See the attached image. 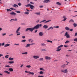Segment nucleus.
Here are the masks:
<instances>
[{
	"instance_id": "e433bc0d",
	"label": "nucleus",
	"mask_w": 77,
	"mask_h": 77,
	"mask_svg": "<svg viewBox=\"0 0 77 77\" xmlns=\"http://www.w3.org/2000/svg\"><path fill=\"white\" fill-rule=\"evenodd\" d=\"M50 20H47V21L45 22V23H49V22H50Z\"/></svg>"
},
{
	"instance_id": "7c9ffc66",
	"label": "nucleus",
	"mask_w": 77,
	"mask_h": 77,
	"mask_svg": "<svg viewBox=\"0 0 77 77\" xmlns=\"http://www.w3.org/2000/svg\"><path fill=\"white\" fill-rule=\"evenodd\" d=\"M9 60H14V58H11V57H10L9 58Z\"/></svg>"
},
{
	"instance_id": "f03ea898",
	"label": "nucleus",
	"mask_w": 77,
	"mask_h": 77,
	"mask_svg": "<svg viewBox=\"0 0 77 77\" xmlns=\"http://www.w3.org/2000/svg\"><path fill=\"white\" fill-rule=\"evenodd\" d=\"M25 6H26V7H30L31 9H33V8H35V6H33V5H31L30 4H28L27 5H25Z\"/></svg>"
},
{
	"instance_id": "09e8293b",
	"label": "nucleus",
	"mask_w": 77,
	"mask_h": 77,
	"mask_svg": "<svg viewBox=\"0 0 77 77\" xmlns=\"http://www.w3.org/2000/svg\"><path fill=\"white\" fill-rule=\"evenodd\" d=\"M31 45H35V43H33L32 44H30Z\"/></svg>"
},
{
	"instance_id": "37998d69",
	"label": "nucleus",
	"mask_w": 77,
	"mask_h": 77,
	"mask_svg": "<svg viewBox=\"0 0 77 77\" xmlns=\"http://www.w3.org/2000/svg\"><path fill=\"white\" fill-rule=\"evenodd\" d=\"M2 36H5L6 35V33H2Z\"/></svg>"
},
{
	"instance_id": "58836bf2",
	"label": "nucleus",
	"mask_w": 77,
	"mask_h": 77,
	"mask_svg": "<svg viewBox=\"0 0 77 77\" xmlns=\"http://www.w3.org/2000/svg\"><path fill=\"white\" fill-rule=\"evenodd\" d=\"M44 60V58H39V60Z\"/></svg>"
},
{
	"instance_id": "cd10ccee",
	"label": "nucleus",
	"mask_w": 77,
	"mask_h": 77,
	"mask_svg": "<svg viewBox=\"0 0 77 77\" xmlns=\"http://www.w3.org/2000/svg\"><path fill=\"white\" fill-rule=\"evenodd\" d=\"M22 54H27L28 53L27 52H23L22 53Z\"/></svg>"
},
{
	"instance_id": "a18cd8bd",
	"label": "nucleus",
	"mask_w": 77,
	"mask_h": 77,
	"mask_svg": "<svg viewBox=\"0 0 77 77\" xmlns=\"http://www.w3.org/2000/svg\"><path fill=\"white\" fill-rule=\"evenodd\" d=\"M7 11H12V10L10 9H7Z\"/></svg>"
},
{
	"instance_id": "9b49d317",
	"label": "nucleus",
	"mask_w": 77,
	"mask_h": 77,
	"mask_svg": "<svg viewBox=\"0 0 77 77\" xmlns=\"http://www.w3.org/2000/svg\"><path fill=\"white\" fill-rule=\"evenodd\" d=\"M10 14L11 15H14V16H15L17 14L15 13L14 12H11L10 13Z\"/></svg>"
},
{
	"instance_id": "e2e57ef3",
	"label": "nucleus",
	"mask_w": 77,
	"mask_h": 77,
	"mask_svg": "<svg viewBox=\"0 0 77 77\" xmlns=\"http://www.w3.org/2000/svg\"><path fill=\"white\" fill-rule=\"evenodd\" d=\"M65 31H62V32H61L60 33L61 34H62V33H63V32H64Z\"/></svg>"
},
{
	"instance_id": "0e129e2a",
	"label": "nucleus",
	"mask_w": 77,
	"mask_h": 77,
	"mask_svg": "<svg viewBox=\"0 0 77 77\" xmlns=\"http://www.w3.org/2000/svg\"><path fill=\"white\" fill-rule=\"evenodd\" d=\"M66 57H69V55L68 54H67L66 55Z\"/></svg>"
},
{
	"instance_id": "2eb2a0df",
	"label": "nucleus",
	"mask_w": 77,
	"mask_h": 77,
	"mask_svg": "<svg viewBox=\"0 0 77 77\" xmlns=\"http://www.w3.org/2000/svg\"><path fill=\"white\" fill-rule=\"evenodd\" d=\"M50 0H45L43 1V3H48V2H50Z\"/></svg>"
},
{
	"instance_id": "4468645a",
	"label": "nucleus",
	"mask_w": 77,
	"mask_h": 77,
	"mask_svg": "<svg viewBox=\"0 0 77 77\" xmlns=\"http://www.w3.org/2000/svg\"><path fill=\"white\" fill-rule=\"evenodd\" d=\"M41 45L42 47H45L46 46V44L44 43H42L41 44Z\"/></svg>"
},
{
	"instance_id": "13d9d810",
	"label": "nucleus",
	"mask_w": 77,
	"mask_h": 77,
	"mask_svg": "<svg viewBox=\"0 0 77 77\" xmlns=\"http://www.w3.org/2000/svg\"><path fill=\"white\" fill-rule=\"evenodd\" d=\"M13 21V19H11L10 20V22H12V21H13Z\"/></svg>"
},
{
	"instance_id": "aec40b11",
	"label": "nucleus",
	"mask_w": 77,
	"mask_h": 77,
	"mask_svg": "<svg viewBox=\"0 0 77 77\" xmlns=\"http://www.w3.org/2000/svg\"><path fill=\"white\" fill-rule=\"evenodd\" d=\"M13 6L15 8H18V5L16 4H14V5H13Z\"/></svg>"
},
{
	"instance_id": "473e14b6",
	"label": "nucleus",
	"mask_w": 77,
	"mask_h": 77,
	"mask_svg": "<svg viewBox=\"0 0 77 77\" xmlns=\"http://www.w3.org/2000/svg\"><path fill=\"white\" fill-rule=\"evenodd\" d=\"M71 22H72L73 23L74 20H72V19L70 20L69 21V23H71Z\"/></svg>"
},
{
	"instance_id": "72a5a7b5",
	"label": "nucleus",
	"mask_w": 77,
	"mask_h": 77,
	"mask_svg": "<svg viewBox=\"0 0 77 77\" xmlns=\"http://www.w3.org/2000/svg\"><path fill=\"white\" fill-rule=\"evenodd\" d=\"M5 57L6 58V59H8L9 57V55H7L5 56Z\"/></svg>"
},
{
	"instance_id": "423d86ee",
	"label": "nucleus",
	"mask_w": 77,
	"mask_h": 77,
	"mask_svg": "<svg viewBox=\"0 0 77 77\" xmlns=\"http://www.w3.org/2000/svg\"><path fill=\"white\" fill-rule=\"evenodd\" d=\"M45 58L46 60H51V57L48 56H45Z\"/></svg>"
},
{
	"instance_id": "bf43d9fd",
	"label": "nucleus",
	"mask_w": 77,
	"mask_h": 77,
	"mask_svg": "<svg viewBox=\"0 0 77 77\" xmlns=\"http://www.w3.org/2000/svg\"><path fill=\"white\" fill-rule=\"evenodd\" d=\"M22 38H23V39H24V38H25L26 36H22Z\"/></svg>"
},
{
	"instance_id": "b1692460",
	"label": "nucleus",
	"mask_w": 77,
	"mask_h": 77,
	"mask_svg": "<svg viewBox=\"0 0 77 77\" xmlns=\"http://www.w3.org/2000/svg\"><path fill=\"white\" fill-rule=\"evenodd\" d=\"M9 63H10V64L14 63V61H9L8 62Z\"/></svg>"
},
{
	"instance_id": "3c124183",
	"label": "nucleus",
	"mask_w": 77,
	"mask_h": 77,
	"mask_svg": "<svg viewBox=\"0 0 77 77\" xmlns=\"http://www.w3.org/2000/svg\"><path fill=\"white\" fill-rule=\"evenodd\" d=\"M25 72H26V73H29V72H28L26 70L25 71Z\"/></svg>"
},
{
	"instance_id": "bb28decb",
	"label": "nucleus",
	"mask_w": 77,
	"mask_h": 77,
	"mask_svg": "<svg viewBox=\"0 0 77 77\" xmlns=\"http://www.w3.org/2000/svg\"><path fill=\"white\" fill-rule=\"evenodd\" d=\"M46 21V20H42L41 22H40V23H44Z\"/></svg>"
},
{
	"instance_id": "5fc2aeb1",
	"label": "nucleus",
	"mask_w": 77,
	"mask_h": 77,
	"mask_svg": "<svg viewBox=\"0 0 77 77\" xmlns=\"http://www.w3.org/2000/svg\"><path fill=\"white\" fill-rule=\"evenodd\" d=\"M26 40H23L22 41V42H26Z\"/></svg>"
},
{
	"instance_id": "052dcab7",
	"label": "nucleus",
	"mask_w": 77,
	"mask_h": 77,
	"mask_svg": "<svg viewBox=\"0 0 77 77\" xmlns=\"http://www.w3.org/2000/svg\"><path fill=\"white\" fill-rule=\"evenodd\" d=\"M32 38H30L28 40V41H29V42H30V41H31V40H32Z\"/></svg>"
},
{
	"instance_id": "4c0bfd02",
	"label": "nucleus",
	"mask_w": 77,
	"mask_h": 77,
	"mask_svg": "<svg viewBox=\"0 0 77 77\" xmlns=\"http://www.w3.org/2000/svg\"><path fill=\"white\" fill-rule=\"evenodd\" d=\"M29 74L30 75V74H31L32 75H33V74H34V73L33 72H29Z\"/></svg>"
},
{
	"instance_id": "c85d7f7f",
	"label": "nucleus",
	"mask_w": 77,
	"mask_h": 77,
	"mask_svg": "<svg viewBox=\"0 0 77 77\" xmlns=\"http://www.w3.org/2000/svg\"><path fill=\"white\" fill-rule=\"evenodd\" d=\"M65 29H66V30H69V28L68 27H66L65 28Z\"/></svg>"
},
{
	"instance_id": "338daca9",
	"label": "nucleus",
	"mask_w": 77,
	"mask_h": 77,
	"mask_svg": "<svg viewBox=\"0 0 77 77\" xmlns=\"http://www.w3.org/2000/svg\"><path fill=\"white\" fill-rule=\"evenodd\" d=\"M39 20H37L36 21V23H39Z\"/></svg>"
},
{
	"instance_id": "680f3d73",
	"label": "nucleus",
	"mask_w": 77,
	"mask_h": 77,
	"mask_svg": "<svg viewBox=\"0 0 77 77\" xmlns=\"http://www.w3.org/2000/svg\"><path fill=\"white\" fill-rule=\"evenodd\" d=\"M39 69L40 70H44V69H43V68H39Z\"/></svg>"
},
{
	"instance_id": "1a4fd4ad",
	"label": "nucleus",
	"mask_w": 77,
	"mask_h": 77,
	"mask_svg": "<svg viewBox=\"0 0 77 77\" xmlns=\"http://www.w3.org/2000/svg\"><path fill=\"white\" fill-rule=\"evenodd\" d=\"M64 36H66V38H70V37L69 35V34H68V32H66L65 33V35H64Z\"/></svg>"
},
{
	"instance_id": "7ed1b4c3",
	"label": "nucleus",
	"mask_w": 77,
	"mask_h": 77,
	"mask_svg": "<svg viewBox=\"0 0 77 77\" xmlns=\"http://www.w3.org/2000/svg\"><path fill=\"white\" fill-rule=\"evenodd\" d=\"M63 46V45H61L58 47H57V49L56 50V51H60V50H62V49L60 48H61V47H62Z\"/></svg>"
},
{
	"instance_id": "6ab92c4d",
	"label": "nucleus",
	"mask_w": 77,
	"mask_h": 77,
	"mask_svg": "<svg viewBox=\"0 0 77 77\" xmlns=\"http://www.w3.org/2000/svg\"><path fill=\"white\" fill-rule=\"evenodd\" d=\"M4 72H5V73H6L8 74H10V72H9L7 70H5L4 71Z\"/></svg>"
},
{
	"instance_id": "a878e982",
	"label": "nucleus",
	"mask_w": 77,
	"mask_h": 77,
	"mask_svg": "<svg viewBox=\"0 0 77 77\" xmlns=\"http://www.w3.org/2000/svg\"><path fill=\"white\" fill-rule=\"evenodd\" d=\"M25 14H26V15H29V12L26 11L24 12Z\"/></svg>"
},
{
	"instance_id": "412c9836",
	"label": "nucleus",
	"mask_w": 77,
	"mask_h": 77,
	"mask_svg": "<svg viewBox=\"0 0 77 77\" xmlns=\"http://www.w3.org/2000/svg\"><path fill=\"white\" fill-rule=\"evenodd\" d=\"M8 69L9 71L11 72H12L13 71H14V69H13L12 68H9Z\"/></svg>"
},
{
	"instance_id": "864d4df0",
	"label": "nucleus",
	"mask_w": 77,
	"mask_h": 77,
	"mask_svg": "<svg viewBox=\"0 0 77 77\" xmlns=\"http://www.w3.org/2000/svg\"><path fill=\"white\" fill-rule=\"evenodd\" d=\"M66 18H64V19L62 21H66Z\"/></svg>"
},
{
	"instance_id": "79ce46f5",
	"label": "nucleus",
	"mask_w": 77,
	"mask_h": 77,
	"mask_svg": "<svg viewBox=\"0 0 77 77\" xmlns=\"http://www.w3.org/2000/svg\"><path fill=\"white\" fill-rule=\"evenodd\" d=\"M5 67L6 68H9L10 67V66H9V65H6V66H5Z\"/></svg>"
},
{
	"instance_id": "f704fd0d",
	"label": "nucleus",
	"mask_w": 77,
	"mask_h": 77,
	"mask_svg": "<svg viewBox=\"0 0 77 77\" xmlns=\"http://www.w3.org/2000/svg\"><path fill=\"white\" fill-rule=\"evenodd\" d=\"M69 41L68 40H67L65 42V44H68V43H69Z\"/></svg>"
},
{
	"instance_id": "5701e85b",
	"label": "nucleus",
	"mask_w": 77,
	"mask_h": 77,
	"mask_svg": "<svg viewBox=\"0 0 77 77\" xmlns=\"http://www.w3.org/2000/svg\"><path fill=\"white\" fill-rule=\"evenodd\" d=\"M66 66V65L65 64H63V65H62L61 66V68H65Z\"/></svg>"
},
{
	"instance_id": "393cba45",
	"label": "nucleus",
	"mask_w": 77,
	"mask_h": 77,
	"mask_svg": "<svg viewBox=\"0 0 77 77\" xmlns=\"http://www.w3.org/2000/svg\"><path fill=\"white\" fill-rule=\"evenodd\" d=\"M56 4H57V5H59V6H60V5H61V3H59V2H57L56 3Z\"/></svg>"
},
{
	"instance_id": "0eeeda50",
	"label": "nucleus",
	"mask_w": 77,
	"mask_h": 77,
	"mask_svg": "<svg viewBox=\"0 0 77 77\" xmlns=\"http://www.w3.org/2000/svg\"><path fill=\"white\" fill-rule=\"evenodd\" d=\"M20 29H21V27H19V28H18L17 29L16 31V33L17 34L19 33H20L19 31H20Z\"/></svg>"
},
{
	"instance_id": "ea45409f",
	"label": "nucleus",
	"mask_w": 77,
	"mask_h": 77,
	"mask_svg": "<svg viewBox=\"0 0 77 77\" xmlns=\"http://www.w3.org/2000/svg\"><path fill=\"white\" fill-rule=\"evenodd\" d=\"M16 12H17V13L18 14H20V13H21V12L19 11H16Z\"/></svg>"
},
{
	"instance_id": "f257e3e1",
	"label": "nucleus",
	"mask_w": 77,
	"mask_h": 77,
	"mask_svg": "<svg viewBox=\"0 0 77 77\" xmlns=\"http://www.w3.org/2000/svg\"><path fill=\"white\" fill-rule=\"evenodd\" d=\"M40 27H42V24L37 25L34 27V29H39Z\"/></svg>"
},
{
	"instance_id": "a19ab883",
	"label": "nucleus",
	"mask_w": 77,
	"mask_h": 77,
	"mask_svg": "<svg viewBox=\"0 0 77 77\" xmlns=\"http://www.w3.org/2000/svg\"><path fill=\"white\" fill-rule=\"evenodd\" d=\"M74 41L75 42H77V38L74 39Z\"/></svg>"
},
{
	"instance_id": "4d7b16f0",
	"label": "nucleus",
	"mask_w": 77,
	"mask_h": 77,
	"mask_svg": "<svg viewBox=\"0 0 77 77\" xmlns=\"http://www.w3.org/2000/svg\"><path fill=\"white\" fill-rule=\"evenodd\" d=\"M10 9H11V10H14L15 11V9H14L13 8H10Z\"/></svg>"
},
{
	"instance_id": "8fccbe9b",
	"label": "nucleus",
	"mask_w": 77,
	"mask_h": 77,
	"mask_svg": "<svg viewBox=\"0 0 77 77\" xmlns=\"http://www.w3.org/2000/svg\"><path fill=\"white\" fill-rule=\"evenodd\" d=\"M2 46H4V45H5V42L2 43Z\"/></svg>"
},
{
	"instance_id": "c03bdc74",
	"label": "nucleus",
	"mask_w": 77,
	"mask_h": 77,
	"mask_svg": "<svg viewBox=\"0 0 77 77\" xmlns=\"http://www.w3.org/2000/svg\"><path fill=\"white\" fill-rule=\"evenodd\" d=\"M14 45H17V46H19V45H20V44H14Z\"/></svg>"
},
{
	"instance_id": "6e6552de",
	"label": "nucleus",
	"mask_w": 77,
	"mask_h": 77,
	"mask_svg": "<svg viewBox=\"0 0 77 77\" xmlns=\"http://www.w3.org/2000/svg\"><path fill=\"white\" fill-rule=\"evenodd\" d=\"M61 72L64 73H66V72H68V70L67 69H63L61 70Z\"/></svg>"
},
{
	"instance_id": "c756f323",
	"label": "nucleus",
	"mask_w": 77,
	"mask_h": 77,
	"mask_svg": "<svg viewBox=\"0 0 77 77\" xmlns=\"http://www.w3.org/2000/svg\"><path fill=\"white\" fill-rule=\"evenodd\" d=\"M73 26H74V27H76L77 26V24L75 23H74L73 24Z\"/></svg>"
},
{
	"instance_id": "69168bd1",
	"label": "nucleus",
	"mask_w": 77,
	"mask_h": 77,
	"mask_svg": "<svg viewBox=\"0 0 77 77\" xmlns=\"http://www.w3.org/2000/svg\"><path fill=\"white\" fill-rule=\"evenodd\" d=\"M64 47H68V46L64 45Z\"/></svg>"
},
{
	"instance_id": "9d476101",
	"label": "nucleus",
	"mask_w": 77,
	"mask_h": 77,
	"mask_svg": "<svg viewBox=\"0 0 77 77\" xmlns=\"http://www.w3.org/2000/svg\"><path fill=\"white\" fill-rule=\"evenodd\" d=\"M33 58H34L35 59H37L38 58H39V56L36 55H34L32 57Z\"/></svg>"
},
{
	"instance_id": "ddd939ff",
	"label": "nucleus",
	"mask_w": 77,
	"mask_h": 77,
	"mask_svg": "<svg viewBox=\"0 0 77 77\" xmlns=\"http://www.w3.org/2000/svg\"><path fill=\"white\" fill-rule=\"evenodd\" d=\"M10 46V44H6L4 45V47H9Z\"/></svg>"
},
{
	"instance_id": "603ef678",
	"label": "nucleus",
	"mask_w": 77,
	"mask_h": 77,
	"mask_svg": "<svg viewBox=\"0 0 77 77\" xmlns=\"http://www.w3.org/2000/svg\"><path fill=\"white\" fill-rule=\"evenodd\" d=\"M42 51H47V50H46L45 49H42Z\"/></svg>"
},
{
	"instance_id": "de8ad7c7",
	"label": "nucleus",
	"mask_w": 77,
	"mask_h": 77,
	"mask_svg": "<svg viewBox=\"0 0 77 77\" xmlns=\"http://www.w3.org/2000/svg\"><path fill=\"white\" fill-rule=\"evenodd\" d=\"M13 19V21H17L18 20L17 18H15V19Z\"/></svg>"
},
{
	"instance_id": "f8f14e48",
	"label": "nucleus",
	"mask_w": 77,
	"mask_h": 77,
	"mask_svg": "<svg viewBox=\"0 0 77 77\" xmlns=\"http://www.w3.org/2000/svg\"><path fill=\"white\" fill-rule=\"evenodd\" d=\"M38 35L39 36H43V33L42 32H40L39 33Z\"/></svg>"
},
{
	"instance_id": "4be33fe9",
	"label": "nucleus",
	"mask_w": 77,
	"mask_h": 77,
	"mask_svg": "<svg viewBox=\"0 0 77 77\" xmlns=\"http://www.w3.org/2000/svg\"><path fill=\"white\" fill-rule=\"evenodd\" d=\"M46 41H47L48 42H50L51 43H53V41H50L49 40H46Z\"/></svg>"
},
{
	"instance_id": "39448f33",
	"label": "nucleus",
	"mask_w": 77,
	"mask_h": 77,
	"mask_svg": "<svg viewBox=\"0 0 77 77\" xmlns=\"http://www.w3.org/2000/svg\"><path fill=\"white\" fill-rule=\"evenodd\" d=\"M59 26H53V27L52 26H51L49 28H48V30H50V29L53 30V28H56L57 29H59Z\"/></svg>"
},
{
	"instance_id": "774afa93",
	"label": "nucleus",
	"mask_w": 77,
	"mask_h": 77,
	"mask_svg": "<svg viewBox=\"0 0 77 77\" xmlns=\"http://www.w3.org/2000/svg\"><path fill=\"white\" fill-rule=\"evenodd\" d=\"M38 77H44V76H40V75H38Z\"/></svg>"
},
{
	"instance_id": "dca6fc26",
	"label": "nucleus",
	"mask_w": 77,
	"mask_h": 77,
	"mask_svg": "<svg viewBox=\"0 0 77 77\" xmlns=\"http://www.w3.org/2000/svg\"><path fill=\"white\" fill-rule=\"evenodd\" d=\"M43 27L44 29H47L48 28V26L47 25H45L43 26Z\"/></svg>"
},
{
	"instance_id": "2f4dec72",
	"label": "nucleus",
	"mask_w": 77,
	"mask_h": 77,
	"mask_svg": "<svg viewBox=\"0 0 77 77\" xmlns=\"http://www.w3.org/2000/svg\"><path fill=\"white\" fill-rule=\"evenodd\" d=\"M26 68H30V67H31V66L30 65H27L26 66Z\"/></svg>"
},
{
	"instance_id": "49530a36",
	"label": "nucleus",
	"mask_w": 77,
	"mask_h": 77,
	"mask_svg": "<svg viewBox=\"0 0 77 77\" xmlns=\"http://www.w3.org/2000/svg\"><path fill=\"white\" fill-rule=\"evenodd\" d=\"M17 4L19 6H21V3L20 2L18 3Z\"/></svg>"
},
{
	"instance_id": "c9c22d12",
	"label": "nucleus",
	"mask_w": 77,
	"mask_h": 77,
	"mask_svg": "<svg viewBox=\"0 0 77 77\" xmlns=\"http://www.w3.org/2000/svg\"><path fill=\"white\" fill-rule=\"evenodd\" d=\"M39 74H44V72H43L42 71H40L39 72Z\"/></svg>"
},
{
	"instance_id": "f3484780",
	"label": "nucleus",
	"mask_w": 77,
	"mask_h": 77,
	"mask_svg": "<svg viewBox=\"0 0 77 77\" xmlns=\"http://www.w3.org/2000/svg\"><path fill=\"white\" fill-rule=\"evenodd\" d=\"M31 44H27L26 46H25V47H30Z\"/></svg>"
},
{
	"instance_id": "20e7f679",
	"label": "nucleus",
	"mask_w": 77,
	"mask_h": 77,
	"mask_svg": "<svg viewBox=\"0 0 77 77\" xmlns=\"http://www.w3.org/2000/svg\"><path fill=\"white\" fill-rule=\"evenodd\" d=\"M34 30H35L34 28H27L25 30L26 31H28V30H29L30 32H33V31Z\"/></svg>"
},
{
	"instance_id": "a211bd4d",
	"label": "nucleus",
	"mask_w": 77,
	"mask_h": 77,
	"mask_svg": "<svg viewBox=\"0 0 77 77\" xmlns=\"http://www.w3.org/2000/svg\"><path fill=\"white\" fill-rule=\"evenodd\" d=\"M35 14H36V15H39L41 14V13L40 12H38L37 13H35Z\"/></svg>"
},
{
	"instance_id": "6e6d98bb",
	"label": "nucleus",
	"mask_w": 77,
	"mask_h": 77,
	"mask_svg": "<svg viewBox=\"0 0 77 77\" xmlns=\"http://www.w3.org/2000/svg\"><path fill=\"white\" fill-rule=\"evenodd\" d=\"M77 35V32H75L74 36H76Z\"/></svg>"
}]
</instances>
